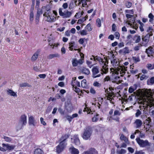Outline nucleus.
Instances as JSON below:
<instances>
[{"mask_svg": "<svg viewBox=\"0 0 154 154\" xmlns=\"http://www.w3.org/2000/svg\"><path fill=\"white\" fill-rule=\"evenodd\" d=\"M138 103L140 104V110L141 107H143L144 109L148 107L151 108L154 106V93L150 89H146L143 94V96Z\"/></svg>", "mask_w": 154, "mask_h": 154, "instance_id": "f257e3e1", "label": "nucleus"}, {"mask_svg": "<svg viewBox=\"0 0 154 154\" xmlns=\"http://www.w3.org/2000/svg\"><path fill=\"white\" fill-rule=\"evenodd\" d=\"M112 59L111 60V63L114 67L113 69V72L115 73L118 74L120 72L121 75H122L126 71V67L124 66L119 65L118 60L115 57L114 54L111 53Z\"/></svg>", "mask_w": 154, "mask_h": 154, "instance_id": "f03ea898", "label": "nucleus"}, {"mask_svg": "<svg viewBox=\"0 0 154 154\" xmlns=\"http://www.w3.org/2000/svg\"><path fill=\"white\" fill-rule=\"evenodd\" d=\"M94 60H96L98 61L101 65L102 66V68H101V73L102 74H106L108 71V66L106 64L108 63V61L105 60V61H103V59L101 58L100 57L96 56L95 57H94Z\"/></svg>", "mask_w": 154, "mask_h": 154, "instance_id": "7ed1b4c3", "label": "nucleus"}, {"mask_svg": "<svg viewBox=\"0 0 154 154\" xmlns=\"http://www.w3.org/2000/svg\"><path fill=\"white\" fill-rule=\"evenodd\" d=\"M94 60H96L98 61L101 65L102 66V68H101V73L102 74H106L108 71V66L106 64L108 63V61L105 60V61H103V59L101 58L100 57L96 56L95 57H94Z\"/></svg>", "mask_w": 154, "mask_h": 154, "instance_id": "20e7f679", "label": "nucleus"}, {"mask_svg": "<svg viewBox=\"0 0 154 154\" xmlns=\"http://www.w3.org/2000/svg\"><path fill=\"white\" fill-rule=\"evenodd\" d=\"M68 136L67 135H65L63 136L61 138V140L62 141L60 142L59 144L57 147V152L58 153H60L62 152L67 144L66 140L68 138Z\"/></svg>", "mask_w": 154, "mask_h": 154, "instance_id": "39448f33", "label": "nucleus"}, {"mask_svg": "<svg viewBox=\"0 0 154 154\" xmlns=\"http://www.w3.org/2000/svg\"><path fill=\"white\" fill-rule=\"evenodd\" d=\"M136 140L140 146L142 147H144L146 146H149L151 143L147 140H143L141 139L139 137L137 138Z\"/></svg>", "mask_w": 154, "mask_h": 154, "instance_id": "423d86ee", "label": "nucleus"}, {"mask_svg": "<svg viewBox=\"0 0 154 154\" xmlns=\"http://www.w3.org/2000/svg\"><path fill=\"white\" fill-rule=\"evenodd\" d=\"M92 133V130L91 128L89 127L87 128L84 131L82 137L84 139L88 140L90 139Z\"/></svg>", "mask_w": 154, "mask_h": 154, "instance_id": "0eeeda50", "label": "nucleus"}, {"mask_svg": "<svg viewBox=\"0 0 154 154\" xmlns=\"http://www.w3.org/2000/svg\"><path fill=\"white\" fill-rule=\"evenodd\" d=\"M27 123V116L25 115H22L20 118L18 122V125L20 126L19 129H21L26 125Z\"/></svg>", "mask_w": 154, "mask_h": 154, "instance_id": "6e6552de", "label": "nucleus"}, {"mask_svg": "<svg viewBox=\"0 0 154 154\" xmlns=\"http://www.w3.org/2000/svg\"><path fill=\"white\" fill-rule=\"evenodd\" d=\"M59 12L60 16L63 18H68L71 15V13L68 11H65L64 9L60 8L59 9Z\"/></svg>", "mask_w": 154, "mask_h": 154, "instance_id": "1a4fd4ad", "label": "nucleus"}, {"mask_svg": "<svg viewBox=\"0 0 154 154\" xmlns=\"http://www.w3.org/2000/svg\"><path fill=\"white\" fill-rule=\"evenodd\" d=\"M92 71L93 77L94 78L99 77L101 76V74H102L101 73L98 74L99 73V67L97 66L93 67L92 69Z\"/></svg>", "mask_w": 154, "mask_h": 154, "instance_id": "9d476101", "label": "nucleus"}, {"mask_svg": "<svg viewBox=\"0 0 154 154\" xmlns=\"http://www.w3.org/2000/svg\"><path fill=\"white\" fill-rule=\"evenodd\" d=\"M152 36V34H149L148 33L144 37H143L142 38L143 43L142 44L143 46H145L149 41V39L150 37Z\"/></svg>", "mask_w": 154, "mask_h": 154, "instance_id": "9b49d317", "label": "nucleus"}, {"mask_svg": "<svg viewBox=\"0 0 154 154\" xmlns=\"http://www.w3.org/2000/svg\"><path fill=\"white\" fill-rule=\"evenodd\" d=\"M71 84L73 87V90H74L75 91H76L77 90V91L79 88H77L76 87H80V82L77 81H76V78H75L74 79L73 78V79L71 82Z\"/></svg>", "mask_w": 154, "mask_h": 154, "instance_id": "f8f14e48", "label": "nucleus"}, {"mask_svg": "<svg viewBox=\"0 0 154 154\" xmlns=\"http://www.w3.org/2000/svg\"><path fill=\"white\" fill-rule=\"evenodd\" d=\"M126 23L134 29H136L138 27V25L136 23L135 20H128Z\"/></svg>", "mask_w": 154, "mask_h": 154, "instance_id": "ddd939ff", "label": "nucleus"}, {"mask_svg": "<svg viewBox=\"0 0 154 154\" xmlns=\"http://www.w3.org/2000/svg\"><path fill=\"white\" fill-rule=\"evenodd\" d=\"M83 62V60L82 59L77 60L76 59H73L72 60V64L73 66H77L78 64H82Z\"/></svg>", "mask_w": 154, "mask_h": 154, "instance_id": "4468645a", "label": "nucleus"}, {"mask_svg": "<svg viewBox=\"0 0 154 154\" xmlns=\"http://www.w3.org/2000/svg\"><path fill=\"white\" fill-rule=\"evenodd\" d=\"M37 123V122L35 120L33 117L31 116L29 117V125L35 126Z\"/></svg>", "mask_w": 154, "mask_h": 154, "instance_id": "2eb2a0df", "label": "nucleus"}, {"mask_svg": "<svg viewBox=\"0 0 154 154\" xmlns=\"http://www.w3.org/2000/svg\"><path fill=\"white\" fill-rule=\"evenodd\" d=\"M69 50L71 51H73V49L74 48V50L76 51L77 50L76 49H75L77 48V45H76L75 42L74 41H71L69 43Z\"/></svg>", "mask_w": 154, "mask_h": 154, "instance_id": "dca6fc26", "label": "nucleus"}, {"mask_svg": "<svg viewBox=\"0 0 154 154\" xmlns=\"http://www.w3.org/2000/svg\"><path fill=\"white\" fill-rule=\"evenodd\" d=\"M125 73V72L122 75H121L120 74V72H119V73L116 74L114 72H113V74H116L118 75L115 76V77L114 78V81L117 84H119L121 83V80L120 79V76H122Z\"/></svg>", "mask_w": 154, "mask_h": 154, "instance_id": "f3484780", "label": "nucleus"}, {"mask_svg": "<svg viewBox=\"0 0 154 154\" xmlns=\"http://www.w3.org/2000/svg\"><path fill=\"white\" fill-rule=\"evenodd\" d=\"M146 52L148 54V57H150V56H153V55L154 54V51L153 50V48L151 46L149 47L146 49Z\"/></svg>", "mask_w": 154, "mask_h": 154, "instance_id": "a211bd4d", "label": "nucleus"}, {"mask_svg": "<svg viewBox=\"0 0 154 154\" xmlns=\"http://www.w3.org/2000/svg\"><path fill=\"white\" fill-rule=\"evenodd\" d=\"M83 154H98L97 151L94 148H91L86 151L84 152Z\"/></svg>", "mask_w": 154, "mask_h": 154, "instance_id": "6ab92c4d", "label": "nucleus"}, {"mask_svg": "<svg viewBox=\"0 0 154 154\" xmlns=\"http://www.w3.org/2000/svg\"><path fill=\"white\" fill-rule=\"evenodd\" d=\"M40 51L39 50H38L33 54L31 60L32 61H35L38 58V55L39 54Z\"/></svg>", "mask_w": 154, "mask_h": 154, "instance_id": "aec40b11", "label": "nucleus"}, {"mask_svg": "<svg viewBox=\"0 0 154 154\" xmlns=\"http://www.w3.org/2000/svg\"><path fill=\"white\" fill-rule=\"evenodd\" d=\"M7 94L11 96L17 97V93L15 92L12 90L9 89L7 91Z\"/></svg>", "mask_w": 154, "mask_h": 154, "instance_id": "412c9836", "label": "nucleus"}, {"mask_svg": "<svg viewBox=\"0 0 154 154\" xmlns=\"http://www.w3.org/2000/svg\"><path fill=\"white\" fill-rule=\"evenodd\" d=\"M69 150L72 154H79V150L73 146L69 148Z\"/></svg>", "mask_w": 154, "mask_h": 154, "instance_id": "4be33fe9", "label": "nucleus"}, {"mask_svg": "<svg viewBox=\"0 0 154 154\" xmlns=\"http://www.w3.org/2000/svg\"><path fill=\"white\" fill-rule=\"evenodd\" d=\"M114 97V94L113 93H109L107 94V95L106 96V98L107 100H109L111 103H112V100L113 99Z\"/></svg>", "mask_w": 154, "mask_h": 154, "instance_id": "5701e85b", "label": "nucleus"}, {"mask_svg": "<svg viewBox=\"0 0 154 154\" xmlns=\"http://www.w3.org/2000/svg\"><path fill=\"white\" fill-rule=\"evenodd\" d=\"M82 72L86 75H88L90 73V71L89 69L83 67L81 69Z\"/></svg>", "mask_w": 154, "mask_h": 154, "instance_id": "b1692460", "label": "nucleus"}, {"mask_svg": "<svg viewBox=\"0 0 154 154\" xmlns=\"http://www.w3.org/2000/svg\"><path fill=\"white\" fill-rule=\"evenodd\" d=\"M73 139L74 142L76 145H79L80 144V141L78 135H75L73 137Z\"/></svg>", "mask_w": 154, "mask_h": 154, "instance_id": "393cba45", "label": "nucleus"}, {"mask_svg": "<svg viewBox=\"0 0 154 154\" xmlns=\"http://www.w3.org/2000/svg\"><path fill=\"white\" fill-rule=\"evenodd\" d=\"M119 52L121 53L125 54L129 53V51L128 47H125L123 49L120 50Z\"/></svg>", "mask_w": 154, "mask_h": 154, "instance_id": "a878e982", "label": "nucleus"}, {"mask_svg": "<svg viewBox=\"0 0 154 154\" xmlns=\"http://www.w3.org/2000/svg\"><path fill=\"white\" fill-rule=\"evenodd\" d=\"M137 85H134L133 86L129 88L128 89V91L130 93H132L137 88Z\"/></svg>", "mask_w": 154, "mask_h": 154, "instance_id": "bb28decb", "label": "nucleus"}, {"mask_svg": "<svg viewBox=\"0 0 154 154\" xmlns=\"http://www.w3.org/2000/svg\"><path fill=\"white\" fill-rule=\"evenodd\" d=\"M60 56L58 54H51L48 56V58L49 59H51L54 57H59Z\"/></svg>", "mask_w": 154, "mask_h": 154, "instance_id": "cd10ccee", "label": "nucleus"}, {"mask_svg": "<svg viewBox=\"0 0 154 154\" xmlns=\"http://www.w3.org/2000/svg\"><path fill=\"white\" fill-rule=\"evenodd\" d=\"M120 139L122 140H123L125 143H128V138L125 136L123 134H122L120 137Z\"/></svg>", "mask_w": 154, "mask_h": 154, "instance_id": "c85d7f7f", "label": "nucleus"}, {"mask_svg": "<svg viewBox=\"0 0 154 154\" xmlns=\"http://www.w3.org/2000/svg\"><path fill=\"white\" fill-rule=\"evenodd\" d=\"M146 32L149 34H152L153 35L152 32H154V29H153L152 27L149 26L146 29Z\"/></svg>", "mask_w": 154, "mask_h": 154, "instance_id": "c756f323", "label": "nucleus"}, {"mask_svg": "<svg viewBox=\"0 0 154 154\" xmlns=\"http://www.w3.org/2000/svg\"><path fill=\"white\" fill-rule=\"evenodd\" d=\"M135 123L136 125L137 128H138L141 125L142 122L140 120L137 119L136 120Z\"/></svg>", "mask_w": 154, "mask_h": 154, "instance_id": "7c9ffc66", "label": "nucleus"}, {"mask_svg": "<svg viewBox=\"0 0 154 154\" xmlns=\"http://www.w3.org/2000/svg\"><path fill=\"white\" fill-rule=\"evenodd\" d=\"M20 87H31V85L28 84L26 82H23L22 83L20 84Z\"/></svg>", "mask_w": 154, "mask_h": 154, "instance_id": "2f4dec72", "label": "nucleus"}, {"mask_svg": "<svg viewBox=\"0 0 154 154\" xmlns=\"http://www.w3.org/2000/svg\"><path fill=\"white\" fill-rule=\"evenodd\" d=\"M81 86L83 88H86L87 87L86 81L85 79H83L82 81Z\"/></svg>", "mask_w": 154, "mask_h": 154, "instance_id": "473e14b6", "label": "nucleus"}, {"mask_svg": "<svg viewBox=\"0 0 154 154\" xmlns=\"http://www.w3.org/2000/svg\"><path fill=\"white\" fill-rule=\"evenodd\" d=\"M60 44L58 43L54 44L49 43V45L50 47H51L53 49L55 47H57Z\"/></svg>", "mask_w": 154, "mask_h": 154, "instance_id": "72a5a7b5", "label": "nucleus"}, {"mask_svg": "<svg viewBox=\"0 0 154 154\" xmlns=\"http://www.w3.org/2000/svg\"><path fill=\"white\" fill-rule=\"evenodd\" d=\"M7 149L8 151L12 150L14 149L15 147V146L14 145H11L7 144Z\"/></svg>", "mask_w": 154, "mask_h": 154, "instance_id": "f704fd0d", "label": "nucleus"}, {"mask_svg": "<svg viewBox=\"0 0 154 154\" xmlns=\"http://www.w3.org/2000/svg\"><path fill=\"white\" fill-rule=\"evenodd\" d=\"M99 118V116L98 114H96L92 118V121L93 122H96L98 120Z\"/></svg>", "mask_w": 154, "mask_h": 154, "instance_id": "c9c22d12", "label": "nucleus"}, {"mask_svg": "<svg viewBox=\"0 0 154 154\" xmlns=\"http://www.w3.org/2000/svg\"><path fill=\"white\" fill-rule=\"evenodd\" d=\"M112 119H113V120H114L117 122H119V117H117L116 118H112V117L111 116L108 117H107V120L109 122L111 121Z\"/></svg>", "mask_w": 154, "mask_h": 154, "instance_id": "e433bc0d", "label": "nucleus"}, {"mask_svg": "<svg viewBox=\"0 0 154 154\" xmlns=\"http://www.w3.org/2000/svg\"><path fill=\"white\" fill-rule=\"evenodd\" d=\"M132 59L135 63L139 62L140 61V57L138 56H136L132 57Z\"/></svg>", "mask_w": 154, "mask_h": 154, "instance_id": "4c0bfd02", "label": "nucleus"}, {"mask_svg": "<svg viewBox=\"0 0 154 154\" xmlns=\"http://www.w3.org/2000/svg\"><path fill=\"white\" fill-rule=\"evenodd\" d=\"M134 39L136 43L139 42L140 40V36L136 35L134 37Z\"/></svg>", "mask_w": 154, "mask_h": 154, "instance_id": "58836bf2", "label": "nucleus"}, {"mask_svg": "<svg viewBox=\"0 0 154 154\" xmlns=\"http://www.w3.org/2000/svg\"><path fill=\"white\" fill-rule=\"evenodd\" d=\"M92 105H94L96 107H98V108L99 109H102V105L99 102H98L97 103H92Z\"/></svg>", "mask_w": 154, "mask_h": 154, "instance_id": "ea45409f", "label": "nucleus"}, {"mask_svg": "<svg viewBox=\"0 0 154 154\" xmlns=\"http://www.w3.org/2000/svg\"><path fill=\"white\" fill-rule=\"evenodd\" d=\"M83 111L84 112H87L88 114H92L93 113L92 111H91V109L88 107L85 108Z\"/></svg>", "mask_w": 154, "mask_h": 154, "instance_id": "a19ab883", "label": "nucleus"}, {"mask_svg": "<svg viewBox=\"0 0 154 154\" xmlns=\"http://www.w3.org/2000/svg\"><path fill=\"white\" fill-rule=\"evenodd\" d=\"M42 150L40 149H37L34 151V154H42Z\"/></svg>", "mask_w": 154, "mask_h": 154, "instance_id": "79ce46f5", "label": "nucleus"}, {"mask_svg": "<svg viewBox=\"0 0 154 154\" xmlns=\"http://www.w3.org/2000/svg\"><path fill=\"white\" fill-rule=\"evenodd\" d=\"M148 78V76L145 74H143L140 76V80L142 81L144 79H146Z\"/></svg>", "mask_w": 154, "mask_h": 154, "instance_id": "37998d69", "label": "nucleus"}, {"mask_svg": "<svg viewBox=\"0 0 154 154\" xmlns=\"http://www.w3.org/2000/svg\"><path fill=\"white\" fill-rule=\"evenodd\" d=\"M93 85L96 87L99 88L101 86V85L100 83L97 81H95L94 82Z\"/></svg>", "mask_w": 154, "mask_h": 154, "instance_id": "c03bdc74", "label": "nucleus"}, {"mask_svg": "<svg viewBox=\"0 0 154 154\" xmlns=\"http://www.w3.org/2000/svg\"><path fill=\"white\" fill-rule=\"evenodd\" d=\"M42 10L40 9H38L37 12V14L36 17L38 18L42 14Z\"/></svg>", "mask_w": 154, "mask_h": 154, "instance_id": "a18cd8bd", "label": "nucleus"}, {"mask_svg": "<svg viewBox=\"0 0 154 154\" xmlns=\"http://www.w3.org/2000/svg\"><path fill=\"white\" fill-rule=\"evenodd\" d=\"M3 138L5 141L8 142H10L12 140V139L8 137L4 136Z\"/></svg>", "mask_w": 154, "mask_h": 154, "instance_id": "49530a36", "label": "nucleus"}, {"mask_svg": "<svg viewBox=\"0 0 154 154\" xmlns=\"http://www.w3.org/2000/svg\"><path fill=\"white\" fill-rule=\"evenodd\" d=\"M80 34L82 35H85L87 34V31L85 30H82L80 31Z\"/></svg>", "mask_w": 154, "mask_h": 154, "instance_id": "de8ad7c7", "label": "nucleus"}, {"mask_svg": "<svg viewBox=\"0 0 154 154\" xmlns=\"http://www.w3.org/2000/svg\"><path fill=\"white\" fill-rule=\"evenodd\" d=\"M147 67L149 69H154V63L152 64H148L147 65Z\"/></svg>", "mask_w": 154, "mask_h": 154, "instance_id": "09e8293b", "label": "nucleus"}, {"mask_svg": "<svg viewBox=\"0 0 154 154\" xmlns=\"http://www.w3.org/2000/svg\"><path fill=\"white\" fill-rule=\"evenodd\" d=\"M87 0H82L80 2V4H82L83 7L87 5Z\"/></svg>", "mask_w": 154, "mask_h": 154, "instance_id": "8fccbe9b", "label": "nucleus"}, {"mask_svg": "<svg viewBox=\"0 0 154 154\" xmlns=\"http://www.w3.org/2000/svg\"><path fill=\"white\" fill-rule=\"evenodd\" d=\"M140 132V131L138 130H136L134 132V134H132L130 136V138L131 139H134L135 138V135L134 134H136L137 133H139Z\"/></svg>", "mask_w": 154, "mask_h": 154, "instance_id": "3c124183", "label": "nucleus"}, {"mask_svg": "<svg viewBox=\"0 0 154 154\" xmlns=\"http://www.w3.org/2000/svg\"><path fill=\"white\" fill-rule=\"evenodd\" d=\"M121 113L118 110H116L114 112V116H119L121 115Z\"/></svg>", "mask_w": 154, "mask_h": 154, "instance_id": "603ef678", "label": "nucleus"}, {"mask_svg": "<svg viewBox=\"0 0 154 154\" xmlns=\"http://www.w3.org/2000/svg\"><path fill=\"white\" fill-rule=\"evenodd\" d=\"M85 29L88 31H91L92 30L91 27L90 25L89 24H88L85 27Z\"/></svg>", "mask_w": 154, "mask_h": 154, "instance_id": "864d4df0", "label": "nucleus"}, {"mask_svg": "<svg viewBox=\"0 0 154 154\" xmlns=\"http://www.w3.org/2000/svg\"><path fill=\"white\" fill-rule=\"evenodd\" d=\"M42 8L43 10L45 9L48 11H49L50 10V7L49 5H47L43 7Z\"/></svg>", "mask_w": 154, "mask_h": 154, "instance_id": "5fc2aeb1", "label": "nucleus"}, {"mask_svg": "<svg viewBox=\"0 0 154 154\" xmlns=\"http://www.w3.org/2000/svg\"><path fill=\"white\" fill-rule=\"evenodd\" d=\"M153 107L151 108L150 110V113L151 115L154 118V106H152L151 107Z\"/></svg>", "mask_w": 154, "mask_h": 154, "instance_id": "6e6d98bb", "label": "nucleus"}, {"mask_svg": "<svg viewBox=\"0 0 154 154\" xmlns=\"http://www.w3.org/2000/svg\"><path fill=\"white\" fill-rule=\"evenodd\" d=\"M154 83V77H152L150 79L149 82H148L149 85H152Z\"/></svg>", "mask_w": 154, "mask_h": 154, "instance_id": "4d7b16f0", "label": "nucleus"}, {"mask_svg": "<svg viewBox=\"0 0 154 154\" xmlns=\"http://www.w3.org/2000/svg\"><path fill=\"white\" fill-rule=\"evenodd\" d=\"M82 14L81 12H78L75 15V17L77 19H78L79 18L82 16Z\"/></svg>", "mask_w": 154, "mask_h": 154, "instance_id": "13d9d810", "label": "nucleus"}, {"mask_svg": "<svg viewBox=\"0 0 154 154\" xmlns=\"http://www.w3.org/2000/svg\"><path fill=\"white\" fill-rule=\"evenodd\" d=\"M141 113V112L139 110L137 109L136 111V113L135 114L136 117H138Z\"/></svg>", "mask_w": 154, "mask_h": 154, "instance_id": "bf43d9fd", "label": "nucleus"}, {"mask_svg": "<svg viewBox=\"0 0 154 154\" xmlns=\"http://www.w3.org/2000/svg\"><path fill=\"white\" fill-rule=\"evenodd\" d=\"M138 22L140 24L141 26L140 27V31H143L144 29L142 26L143 25V24L140 21V20H138Z\"/></svg>", "mask_w": 154, "mask_h": 154, "instance_id": "052dcab7", "label": "nucleus"}, {"mask_svg": "<svg viewBox=\"0 0 154 154\" xmlns=\"http://www.w3.org/2000/svg\"><path fill=\"white\" fill-rule=\"evenodd\" d=\"M40 120L41 124H42L44 125H46V123L44 121V119L43 118L41 117L40 119Z\"/></svg>", "mask_w": 154, "mask_h": 154, "instance_id": "680f3d73", "label": "nucleus"}, {"mask_svg": "<svg viewBox=\"0 0 154 154\" xmlns=\"http://www.w3.org/2000/svg\"><path fill=\"white\" fill-rule=\"evenodd\" d=\"M135 154H145V153L142 150H141L139 151H136L135 152Z\"/></svg>", "mask_w": 154, "mask_h": 154, "instance_id": "e2e57ef3", "label": "nucleus"}, {"mask_svg": "<svg viewBox=\"0 0 154 154\" xmlns=\"http://www.w3.org/2000/svg\"><path fill=\"white\" fill-rule=\"evenodd\" d=\"M114 35L116 38L117 39H119L120 37V34L119 33L117 32H116L114 33Z\"/></svg>", "mask_w": 154, "mask_h": 154, "instance_id": "0e129e2a", "label": "nucleus"}, {"mask_svg": "<svg viewBox=\"0 0 154 154\" xmlns=\"http://www.w3.org/2000/svg\"><path fill=\"white\" fill-rule=\"evenodd\" d=\"M86 63L87 65L90 68H91L92 66L93 65V64L92 63V62L91 61H86Z\"/></svg>", "mask_w": 154, "mask_h": 154, "instance_id": "69168bd1", "label": "nucleus"}, {"mask_svg": "<svg viewBox=\"0 0 154 154\" xmlns=\"http://www.w3.org/2000/svg\"><path fill=\"white\" fill-rule=\"evenodd\" d=\"M96 24L99 27L101 26V24L100 20H97Z\"/></svg>", "mask_w": 154, "mask_h": 154, "instance_id": "338daca9", "label": "nucleus"}, {"mask_svg": "<svg viewBox=\"0 0 154 154\" xmlns=\"http://www.w3.org/2000/svg\"><path fill=\"white\" fill-rule=\"evenodd\" d=\"M112 30L113 32H115L116 30V26L114 23L112 26Z\"/></svg>", "mask_w": 154, "mask_h": 154, "instance_id": "774afa93", "label": "nucleus"}]
</instances>
